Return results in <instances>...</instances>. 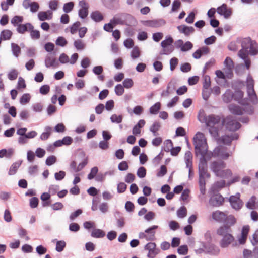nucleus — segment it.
<instances>
[{
	"instance_id": "6",
	"label": "nucleus",
	"mask_w": 258,
	"mask_h": 258,
	"mask_svg": "<svg viewBox=\"0 0 258 258\" xmlns=\"http://www.w3.org/2000/svg\"><path fill=\"white\" fill-rule=\"evenodd\" d=\"M211 189L213 193L210 195L209 200V205L214 207H218L223 205L224 202V197L218 191H215L212 188Z\"/></svg>"
},
{
	"instance_id": "58",
	"label": "nucleus",
	"mask_w": 258,
	"mask_h": 258,
	"mask_svg": "<svg viewBox=\"0 0 258 258\" xmlns=\"http://www.w3.org/2000/svg\"><path fill=\"white\" fill-rule=\"evenodd\" d=\"M193 47L192 43L190 41H187L184 44L183 43L182 47H181V51L185 52L191 49Z\"/></svg>"
},
{
	"instance_id": "8",
	"label": "nucleus",
	"mask_w": 258,
	"mask_h": 258,
	"mask_svg": "<svg viewBox=\"0 0 258 258\" xmlns=\"http://www.w3.org/2000/svg\"><path fill=\"white\" fill-rule=\"evenodd\" d=\"M201 244L205 249V253L212 255H218L220 253V250L218 246L212 242L205 243L204 242H202Z\"/></svg>"
},
{
	"instance_id": "47",
	"label": "nucleus",
	"mask_w": 258,
	"mask_h": 258,
	"mask_svg": "<svg viewBox=\"0 0 258 258\" xmlns=\"http://www.w3.org/2000/svg\"><path fill=\"white\" fill-rule=\"evenodd\" d=\"M98 172V168L97 167L95 166L91 168L90 172L87 176V178L89 180H91L96 176Z\"/></svg>"
},
{
	"instance_id": "52",
	"label": "nucleus",
	"mask_w": 258,
	"mask_h": 258,
	"mask_svg": "<svg viewBox=\"0 0 258 258\" xmlns=\"http://www.w3.org/2000/svg\"><path fill=\"white\" fill-rule=\"evenodd\" d=\"M221 142L222 144L230 145L232 141V139L230 138L229 135H224L221 138Z\"/></svg>"
},
{
	"instance_id": "36",
	"label": "nucleus",
	"mask_w": 258,
	"mask_h": 258,
	"mask_svg": "<svg viewBox=\"0 0 258 258\" xmlns=\"http://www.w3.org/2000/svg\"><path fill=\"white\" fill-rule=\"evenodd\" d=\"M232 171L230 169L223 170L220 172V174L218 175V177L223 178H228L232 176Z\"/></svg>"
},
{
	"instance_id": "42",
	"label": "nucleus",
	"mask_w": 258,
	"mask_h": 258,
	"mask_svg": "<svg viewBox=\"0 0 258 258\" xmlns=\"http://www.w3.org/2000/svg\"><path fill=\"white\" fill-rule=\"evenodd\" d=\"M177 214L179 218H183L187 215V209L185 207L182 206L177 211Z\"/></svg>"
},
{
	"instance_id": "15",
	"label": "nucleus",
	"mask_w": 258,
	"mask_h": 258,
	"mask_svg": "<svg viewBox=\"0 0 258 258\" xmlns=\"http://www.w3.org/2000/svg\"><path fill=\"white\" fill-rule=\"evenodd\" d=\"M223 222L224 225L221 226H226L228 230H232L231 227L236 223V219L233 215H226Z\"/></svg>"
},
{
	"instance_id": "21",
	"label": "nucleus",
	"mask_w": 258,
	"mask_h": 258,
	"mask_svg": "<svg viewBox=\"0 0 258 258\" xmlns=\"http://www.w3.org/2000/svg\"><path fill=\"white\" fill-rule=\"evenodd\" d=\"M52 12L50 10L47 12H40L38 14V18L40 21L50 20L52 18Z\"/></svg>"
},
{
	"instance_id": "16",
	"label": "nucleus",
	"mask_w": 258,
	"mask_h": 258,
	"mask_svg": "<svg viewBox=\"0 0 258 258\" xmlns=\"http://www.w3.org/2000/svg\"><path fill=\"white\" fill-rule=\"evenodd\" d=\"M226 214L223 212L217 210L212 213V218L219 223L223 222L226 218Z\"/></svg>"
},
{
	"instance_id": "19",
	"label": "nucleus",
	"mask_w": 258,
	"mask_h": 258,
	"mask_svg": "<svg viewBox=\"0 0 258 258\" xmlns=\"http://www.w3.org/2000/svg\"><path fill=\"white\" fill-rule=\"evenodd\" d=\"M230 112L236 115H242L243 114L242 107L235 104H231L228 107Z\"/></svg>"
},
{
	"instance_id": "2",
	"label": "nucleus",
	"mask_w": 258,
	"mask_h": 258,
	"mask_svg": "<svg viewBox=\"0 0 258 258\" xmlns=\"http://www.w3.org/2000/svg\"><path fill=\"white\" fill-rule=\"evenodd\" d=\"M232 231L228 230L226 226H220L216 231L217 234L222 237L219 242L221 247H227L234 240V237L231 234Z\"/></svg>"
},
{
	"instance_id": "29",
	"label": "nucleus",
	"mask_w": 258,
	"mask_h": 258,
	"mask_svg": "<svg viewBox=\"0 0 258 258\" xmlns=\"http://www.w3.org/2000/svg\"><path fill=\"white\" fill-rule=\"evenodd\" d=\"M232 99H233V92L230 89H227L223 95V100L224 102L229 103Z\"/></svg>"
},
{
	"instance_id": "9",
	"label": "nucleus",
	"mask_w": 258,
	"mask_h": 258,
	"mask_svg": "<svg viewBox=\"0 0 258 258\" xmlns=\"http://www.w3.org/2000/svg\"><path fill=\"white\" fill-rule=\"evenodd\" d=\"M226 167V163L223 161H214L212 162L210 168L215 175L218 177L223 169Z\"/></svg>"
},
{
	"instance_id": "7",
	"label": "nucleus",
	"mask_w": 258,
	"mask_h": 258,
	"mask_svg": "<svg viewBox=\"0 0 258 258\" xmlns=\"http://www.w3.org/2000/svg\"><path fill=\"white\" fill-rule=\"evenodd\" d=\"M240 197V193L237 192L235 195H232L229 198V202L232 208L237 211L239 210L243 205V202Z\"/></svg>"
},
{
	"instance_id": "11",
	"label": "nucleus",
	"mask_w": 258,
	"mask_h": 258,
	"mask_svg": "<svg viewBox=\"0 0 258 258\" xmlns=\"http://www.w3.org/2000/svg\"><path fill=\"white\" fill-rule=\"evenodd\" d=\"M217 12L221 16H223L225 19L229 18L232 14V9L228 8L227 5L223 3L217 8Z\"/></svg>"
},
{
	"instance_id": "45",
	"label": "nucleus",
	"mask_w": 258,
	"mask_h": 258,
	"mask_svg": "<svg viewBox=\"0 0 258 258\" xmlns=\"http://www.w3.org/2000/svg\"><path fill=\"white\" fill-rule=\"evenodd\" d=\"M114 91L116 95L121 96L124 93V87L120 84H117L115 87Z\"/></svg>"
},
{
	"instance_id": "54",
	"label": "nucleus",
	"mask_w": 258,
	"mask_h": 258,
	"mask_svg": "<svg viewBox=\"0 0 258 258\" xmlns=\"http://www.w3.org/2000/svg\"><path fill=\"white\" fill-rule=\"evenodd\" d=\"M123 86L127 89L131 88L134 85V82L131 78L125 79L122 82Z\"/></svg>"
},
{
	"instance_id": "24",
	"label": "nucleus",
	"mask_w": 258,
	"mask_h": 258,
	"mask_svg": "<svg viewBox=\"0 0 258 258\" xmlns=\"http://www.w3.org/2000/svg\"><path fill=\"white\" fill-rule=\"evenodd\" d=\"M252 45L251 39L250 37L244 38L241 42L242 49L245 51H248L249 48Z\"/></svg>"
},
{
	"instance_id": "43",
	"label": "nucleus",
	"mask_w": 258,
	"mask_h": 258,
	"mask_svg": "<svg viewBox=\"0 0 258 258\" xmlns=\"http://www.w3.org/2000/svg\"><path fill=\"white\" fill-rule=\"evenodd\" d=\"M122 119L123 116L122 115L117 116L116 114H114L110 117V120L112 123H120L122 122Z\"/></svg>"
},
{
	"instance_id": "39",
	"label": "nucleus",
	"mask_w": 258,
	"mask_h": 258,
	"mask_svg": "<svg viewBox=\"0 0 258 258\" xmlns=\"http://www.w3.org/2000/svg\"><path fill=\"white\" fill-rule=\"evenodd\" d=\"M256 198L255 196H252L249 201L246 203V206L249 209H253L255 208V204Z\"/></svg>"
},
{
	"instance_id": "25",
	"label": "nucleus",
	"mask_w": 258,
	"mask_h": 258,
	"mask_svg": "<svg viewBox=\"0 0 258 258\" xmlns=\"http://www.w3.org/2000/svg\"><path fill=\"white\" fill-rule=\"evenodd\" d=\"M45 65L46 68H48L50 67H57L58 63L56 61V58H54L51 59L50 56H47L45 59Z\"/></svg>"
},
{
	"instance_id": "35",
	"label": "nucleus",
	"mask_w": 258,
	"mask_h": 258,
	"mask_svg": "<svg viewBox=\"0 0 258 258\" xmlns=\"http://www.w3.org/2000/svg\"><path fill=\"white\" fill-rule=\"evenodd\" d=\"M86 157L85 152L81 149H79L75 154V160L76 161H80L81 160H83Z\"/></svg>"
},
{
	"instance_id": "28",
	"label": "nucleus",
	"mask_w": 258,
	"mask_h": 258,
	"mask_svg": "<svg viewBox=\"0 0 258 258\" xmlns=\"http://www.w3.org/2000/svg\"><path fill=\"white\" fill-rule=\"evenodd\" d=\"M184 159L186 163V167H191L192 165V154L190 151L185 152Z\"/></svg>"
},
{
	"instance_id": "57",
	"label": "nucleus",
	"mask_w": 258,
	"mask_h": 258,
	"mask_svg": "<svg viewBox=\"0 0 258 258\" xmlns=\"http://www.w3.org/2000/svg\"><path fill=\"white\" fill-rule=\"evenodd\" d=\"M18 72L16 69H12L8 74V77L10 80H14L17 79Z\"/></svg>"
},
{
	"instance_id": "27",
	"label": "nucleus",
	"mask_w": 258,
	"mask_h": 258,
	"mask_svg": "<svg viewBox=\"0 0 258 258\" xmlns=\"http://www.w3.org/2000/svg\"><path fill=\"white\" fill-rule=\"evenodd\" d=\"M92 237L96 238H103L105 236V232L100 229H94L91 233Z\"/></svg>"
},
{
	"instance_id": "38",
	"label": "nucleus",
	"mask_w": 258,
	"mask_h": 258,
	"mask_svg": "<svg viewBox=\"0 0 258 258\" xmlns=\"http://www.w3.org/2000/svg\"><path fill=\"white\" fill-rule=\"evenodd\" d=\"M160 123L159 122L155 121L150 126V131L152 132L155 136H157L158 135L157 132L160 129Z\"/></svg>"
},
{
	"instance_id": "37",
	"label": "nucleus",
	"mask_w": 258,
	"mask_h": 258,
	"mask_svg": "<svg viewBox=\"0 0 258 258\" xmlns=\"http://www.w3.org/2000/svg\"><path fill=\"white\" fill-rule=\"evenodd\" d=\"M224 64L229 70L230 73L232 74V69L234 67V64L231 58L227 57L224 60Z\"/></svg>"
},
{
	"instance_id": "62",
	"label": "nucleus",
	"mask_w": 258,
	"mask_h": 258,
	"mask_svg": "<svg viewBox=\"0 0 258 258\" xmlns=\"http://www.w3.org/2000/svg\"><path fill=\"white\" fill-rule=\"evenodd\" d=\"M39 204V199L36 197L31 198L30 199V206L31 208H36Z\"/></svg>"
},
{
	"instance_id": "1",
	"label": "nucleus",
	"mask_w": 258,
	"mask_h": 258,
	"mask_svg": "<svg viewBox=\"0 0 258 258\" xmlns=\"http://www.w3.org/2000/svg\"><path fill=\"white\" fill-rule=\"evenodd\" d=\"M194 144L195 146V155L198 156L201 155L199 163V180H205V177H210V173L207 171V162L205 158V155L207 151V148L206 147V140L204 139L203 133L198 132L193 138Z\"/></svg>"
},
{
	"instance_id": "33",
	"label": "nucleus",
	"mask_w": 258,
	"mask_h": 258,
	"mask_svg": "<svg viewBox=\"0 0 258 258\" xmlns=\"http://www.w3.org/2000/svg\"><path fill=\"white\" fill-rule=\"evenodd\" d=\"M21 164V162H15L12 164L10 168L9 171V174L10 175H14L16 174L18 169L20 166Z\"/></svg>"
},
{
	"instance_id": "49",
	"label": "nucleus",
	"mask_w": 258,
	"mask_h": 258,
	"mask_svg": "<svg viewBox=\"0 0 258 258\" xmlns=\"http://www.w3.org/2000/svg\"><path fill=\"white\" fill-rule=\"evenodd\" d=\"M211 85L210 77L209 75L204 76V82L203 84V88L208 89Z\"/></svg>"
},
{
	"instance_id": "12",
	"label": "nucleus",
	"mask_w": 258,
	"mask_h": 258,
	"mask_svg": "<svg viewBox=\"0 0 258 258\" xmlns=\"http://www.w3.org/2000/svg\"><path fill=\"white\" fill-rule=\"evenodd\" d=\"M79 6L81 7L78 12L79 16L84 19L88 15V4L85 0H81L79 2Z\"/></svg>"
},
{
	"instance_id": "50",
	"label": "nucleus",
	"mask_w": 258,
	"mask_h": 258,
	"mask_svg": "<svg viewBox=\"0 0 258 258\" xmlns=\"http://www.w3.org/2000/svg\"><path fill=\"white\" fill-rule=\"evenodd\" d=\"M23 20V18L21 16H15L11 21V23L14 26H17L19 25L18 23H22Z\"/></svg>"
},
{
	"instance_id": "59",
	"label": "nucleus",
	"mask_w": 258,
	"mask_h": 258,
	"mask_svg": "<svg viewBox=\"0 0 258 258\" xmlns=\"http://www.w3.org/2000/svg\"><path fill=\"white\" fill-rule=\"evenodd\" d=\"M140 52L139 48L137 46H135L133 48L131 53V56L133 59L137 58L140 56Z\"/></svg>"
},
{
	"instance_id": "14",
	"label": "nucleus",
	"mask_w": 258,
	"mask_h": 258,
	"mask_svg": "<svg viewBox=\"0 0 258 258\" xmlns=\"http://www.w3.org/2000/svg\"><path fill=\"white\" fill-rule=\"evenodd\" d=\"M123 25L131 26L136 23L135 18L131 14L127 13H122L120 14Z\"/></svg>"
},
{
	"instance_id": "26",
	"label": "nucleus",
	"mask_w": 258,
	"mask_h": 258,
	"mask_svg": "<svg viewBox=\"0 0 258 258\" xmlns=\"http://www.w3.org/2000/svg\"><path fill=\"white\" fill-rule=\"evenodd\" d=\"M252 245L255 246L254 248V252L258 253V229H257L252 235V239L250 240Z\"/></svg>"
},
{
	"instance_id": "64",
	"label": "nucleus",
	"mask_w": 258,
	"mask_h": 258,
	"mask_svg": "<svg viewBox=\"0 0 258 258\" xmlns=\"http://www.w3.org/2000/svg\"><path fill=\"white\" fill-rule=\"evenodd\" d=\"M32 110L36 112H41L43 109V105L41 103H36L32 106Z\"/></svg>"
},
{
	"instance_id": "3",
	"label": "nucleus",
	"mask_w": 258,
	"mask_h": 258,
	"mask_svg": "<svg viewBox=\"0 0 258 258\" xmlns=\"http://www.w3.org/2000/svg\"><path fill=\"white\" fill-rule=\"evenodd\" d=\"M220 120L221 118L219 116L212 114L208 116L205 123L206 126L209 127V133L215 138L219 137V128L217 125L220 123Z\"/></svg>"
},
{
	"instance_id": "10",
	"label": "nucleus",
	"mask_w": 258,
	"mask_h": 258,
	"mask_svg": "<svg viewBox=\"0 0 258 258\" xmlns=\"http://www.w3.org/2000/svg\"><path fill=\"white\" fill-rule=\"evenodd\" d=\"M142 24L145 26L157 28L162 26L166 24V21L163 19H154L151 20H144Z\"/></svg>"
},
{
	"instance_id": "41",
	"label": "nucleus",
	"mask_w": 258,
	"mask_h": 258,
	"mask_svg": "<svg viewBox=\"0 0 258 258\" xmlns=\"http://www.w3.org/2000/svg\"><path fill=\"white\" fill-rule=\"evenodd\" d=\"M74 6V3L73 2L66 3L63 5V10L66 13H70L73 10Z\"/></svg>"
},
{
	"instance_id": "51",
	"label": "nucleus",
	"mask_w": 258,
	"mask_h": 258,
	"mask_svg": "<svg viewBox=\"0 0 258 258\" xmlns=\"http://www.w3.org/2000/svg\"><path fill=\"white\" fill-rule=\"evenodd\" d=\"M30 32V36L32 39H38L40 37V32L38 30H34V26H33L32 29H30L29 31Z\"/></svg>"
},
{
	"instance_id": "34",
	"label": "nucleus",
	"mask_w": 258,
	"mask_h": 258,
	"mask_svg": "<svg viewBox=\"0 0 258 258\" xmlns=\"http://www.w3.org/2000/svg\"><path fill=\"white\" fill-rule=\"evenodd\" d=\"M161 108V103L157 102L150 108V113L152 114H157Z\"/></svg>"
},
{
	"instance_id": "55",
	"label": "nucleus",
	"mask_w": 258,
	"mask_h": 258,
	"mask_svg": "<svg viewBox=\"0 0 258 258\" xmlns=\"http://www.w3.org/2000/svg\"><path fill=\"white\" fill-rule=\"evenodd\" d=\"M137 175L140 178H144L146 175V168L143 166L139 167L137 170Z\"/></svg>"
},
{
	"instance_id": "20",
	"label": "nucleus",
	"mask_w": 258,
	"mask_h": 258,
	"mask_svg": "<svg viewBox=\"0 0 258 258\" xmlns=\"http://www.w3.org/2000/svg\"><path fill=\"white\" fill-rule=\"evenodd\" d=\"M247 100H243L241 104L244 106L242 107L243 112H245L249 115H252L254 113V107L247 102Z\"/></svg>"
},
{
	"instance_id": "61",
	"label": "nucleus",
	"mask_w": 258,
	"mask_h": 258,
	"mask_svg": "<svg viewBox=\"0 0 258 258\" xmlns=\"http://www.w3.org/2000/svg\"><path fill=\"white\" fill-rule=\"evenodd\" d=\"M66 172L63 171H59L58 172H56L54 174V178L56 180L61 181L66 176Z\"/></svg>"
},
{
	"instance_id": "31",
	"label": "nucleus",
	"mask_w": 258,
	"mask_h": 258,
	"mask_svg": "<svg viewBox=\"0 0 258 258\" xmlns=\"http://www.w3.org/2000/svg\"><path fill=\"white\" fill-rule=\"evenodd\" d=\"M11 45L13 55L16 57H18L19 55V54L21 53V48L20 46L18 44L14 43H12Z\"/></svg>"
},
{
	"instance_id": "23",
	"label": "nucleus",
	"mask_w": 258,
	"mask_h": 258,
	"mask_svg": "<svg viewBox=\"0 0 258 258\" xmlns=\"http://www.w3.org/2000/svg\"><path fill=\"white\" fill-rule=\"evenodd\" d=\"M91 18L96 22H99L103 20V15L98 11L92 12L90 14Z\"/></svg>"
},
{
	"instance_id": "13",
	"label": "nucleus",
	"mask_w": 258,
	"mask_h": 258,
	"mask_svg": "<svg viewBox=\"0 0 258 258\" xmlns=\"http://www.w3.org/2000/svg\"><path fill=\"white\" fill-rule=\"evenodd\" d=\"M251 83L249 82L247 85V94L251 102L253 104L257 102V97L253 88V80L251 78Z\"/></svg>"
},
{
	"instance_id": "63",
	"label": "nucleus",
	"mask_w": 258,
	"mask_h": 258,
	"mask_svg": "<svg viewBox=\"0 0 258 258\" xmlns=\"http://www.w3.org/2000/svg\"><path fill=\"white\" fill-rule=\"evenodd\" d=\"M66 130V126L62 123L57 124L54 128V131L57 133H63Z\"/></svg>"
},
{
	"instance_id": "5",
	"label": "nucleus",
	"mask_w": 258,
	"mask_h": 258,
	"mask_svg": "<svg viewBox=\"0 0 258 258\" xmlns=\"http://www.w3.org/2000/svg\"><path fill=\"white\" fill-rule=\"evenodd\" d=\"M173 41V39L171 36H166V39L163 40L161 43V46L163 48V49L160 52V54L168 55L172 53L174 50V47L172 44Z\"/></svg>"
},
{
	"instance_id": "18",
	"label": "nucleus",
	"mask_w": 258,
	"mask_h": 258,
	"mask_svg": "<svg viewBox=\"0 0 258 258\" xmlns=\"http://www.w3.org/2000/svg\"><path fill=\"white\" fill-rule=\"evenodd\" d=\"M158 226L153 225L145 230V232L148 234V240L151 241L155 240V230L158 229Z\"/></svg>"
},
{
	"instance_id": "40",
	"label": "nucleus",
	"mask_w": 258,
	"mask_h": 258,
	"mask_svg": "<svg viewBox=\"0 0 258 258\" xmlns=\"http://www.w3.org/2000/svg\"><path fill=\"white\" fill-rule=\"evenodd\" d=\"M66 246V243L63 240L58 241L56 244L55 249L57 252H61Z\"/></svg>"
},
{
	"instance_id": "4",
	"label": "nucleus",
	"mask_w": 258,
	"mask_h": 258,
	"mask_svg": "<svg viewBox=\"0 0 258 258\" xmlns=\"http://www.w3.org/2000/svg\"><path fill=\"white\" fill-rule=\"evenodd\" d=\"M222 124L225 126L226 130L232 132L238 130L241 126V124L236 121V119L232 115H228L223 119Z\"/></svg>"
},
{
	"instance_id": "48",
	"label": "nucleus",
	"mask_w": 258,
	"mask_h": 258,
	"mask_svg": "<svg viewBox=\"0 0 258 258\" xmlns=\"http://www.w3.org/2000/svg\"><path fill=\"white\" fill-rule=\"evenodd\" d=\"M31 96L29 93H25L22 95L20 99V103L22 104L28 103L30 100Z\"/></svg>"
},
{
	"instance_id": "32",
	"label": "nucleus",
	"mask_w": 258,
	"mask_h": 258,
	"mask_svg": "<svg viewBox=\"0 0 258 258\" xmlns=\"http://www.w3.org/2000/svg\"><path fill=\"white\" fill-rule=\"evenodd\" d=\"M197 117L198 120L202 123H205L208 118V116H206L205 111L203 109L200 110Z\"/></svg>"
},
{
	"instance_id": "22",
	"label": "nucleus",
	"mask_w": 258,
	"mask_h": 258,
	"mask_svg": "<svg viewBox=\"0 0 258 258\" xmlns=\"http://www.w3.org/2000/svg\"><path fill=\"white\" fill-rule=\"evenodd\" d=\"M233 100L235 101H238L239 103H241L242 102L243 100H246L245 99H243L244 93L240 89H237L236 90L234 93H233Z\"/></svg>"
},
{
	"instance_id": "46",
	"label": "nucleus",
	"mask_w": 258,
	"mask_h": 258,
	"mask_svg": "<svg viewBox=\"0 0 258 258\" xmlns=\"http://www.w3.org/2000/svg\"><path fill=\"white\" fill-rule=\"evenodd\" d=\"M188 251V248L187 245H182L179 246L177 249V252L180 255H186Z\"/></svg>"
},
{
	"instance_id": "44",
	"label": "nucleus",
	"mask_w": 258,
	"mask_h": 258,
	"mask_svg": "<svg viewBox=\"0 0 258 258\" xmlns=\"http://www.w3.org/2000/svg\"><path fill=\"white\" fill-rule=\"evenodd\" d=\"M45 132L42 133V134L40 136V139L42 140H46L48 139L51 134V128L50 126H46L45 127Z\"/></svg>"
},
{
	"instance_id": "17",
	"label": "nucleus",
	"mask_w": 258,
	"mask_h": 258,
	"mask_svg": "<svg viewBox=\"0 0 258 258\" xmlns=\"http://www.w3.org/2000/svg\"><path fill=\"white\" fill-rule=\"evenodd\" d=\"M33 25L30 23H26L25 24H19L17 25V31L20 34H24L27 31H29L30 29L32 30Z\"/></svg>"
},
{
	"instance_id": "56",
	"label": "nucleus",
	"mask_w": 258,
	"mask_h": 258,
	"mask_svg": "<svg viewBox=\"0 0 258 258\" xmlns=\"http://www.w3.org/2000/svg\"><path fill=\"white\" fill-rule=\"evenodd\" d=\"M57 161L56 157L54 155H51L48 157L45 161V163L47 166H51Z\"/></svg>"
},
{
	"instance_id": "30",
	"label": "nucleus",
	"mask_w": 258,
	"mask_h": 258,
	"mask_svg": "<svg viewBox=\"0 0 258 258\" xmlns=\"http://www.w3.org/2000/svg\"><path fill=\"white\" fill-rule=\"evenodd\" d=\"M12 34V32L10 30H3L1 33V38L3 40H9L11 39Z\"/></svg>"
},
{
	"instance_id": "60",
	"label": "nucleus",
	"mask_w": 258,
	"mask_h": 258,
	"mask_svg": "<svg viewBox=\"0 0 258 258\" xmlns=\"http://www.w3.org/2000/svg\"><path fill=\"white\" fill-rule=\"evenodd\" d=\"M149 252L147 254L148 258H154L155 256L160 252V249L158 248H155L154 249H151L148 250Z\"/></svg>"
},
{
	"instance_id": "53",
	"label": "nucleus",
	"mask_w": 258,
	"mask_h": 258,
	"mask_svg": "<svg viewBox=\"0 0 258 258\" xmlns=\"http://www.w3.org/2000/svg\"><path fill=\"white\" fill-rule=\"evenodd\" d=\"M57 45L61 47H64L68 44V41L62 36H59L55 42Z\"/></svg>"
}]
</instances>
